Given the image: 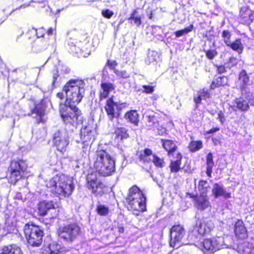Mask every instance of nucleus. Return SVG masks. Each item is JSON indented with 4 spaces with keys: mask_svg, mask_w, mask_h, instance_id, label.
Returning <instances> with one entry per match:
<instances>
[{
    "mask_svg": "<svg viewBox=\"0 0 254 254\" xmlns=\"http://www.w3.org/2000/svg\"><path fill=\"white\" fill-rule=\"evenodd\" d=\"M163 149L167 152V156L170 158L169 168L172 173H177L181 170L185 173H189L190 171V164L187 165L186 163L182 167L183 155L182 152L178 151V146L175 142L170 139H163L160 140Z\"/></svg>",
    "mask_w": 254,
    "mask_h": 254,
    "instance_id": "obj_2",
    "label": "nucleus"
},
{
    "mask_svg": "<svg viewBox=\"0 0 254 254\" xmlns=\"http://www.w3.org/2000/svg\"><path fill=\"white\" fill-rule=\"evenodd\" d=\"M108 117L111 121H113L114 118H118L120 112H107Z\"/></svg>",
    "mask_w": 254,
    "mask_h": 254,
    "instance_id": "obj_51",
    "label": "nucleus"
},
{
    "mask_svg": "<svg viewBox=\"0 0 254 254\" xmlns=\"http://www.w3.org/2000/svg\"><path fill=\"white\" fill-rule=\"evenodd\" d=\"M56 210L55 204L53 201L42 200L37 206V212L41 217L47 215L51 210Z\"/></svg>",
    "mask_w": 254,
    "mask_h": 254,
    "instance_id": "obj_16",
    "label": "nucleus"
},
{
    "mask_svg": "<svg viewBox=\"0 0 254 254\" xmlns=\"http://www.w3.org/2000/svg\"><path fill=\"white\" fill-rule=\"evenodd\" d=\"M67 176L63 174H58L53 177L47 183L48 190L54 196L68 197L74 189L72 184L68 183Z\"/></svg>",
    "mask_w": 254,
    "mask_h": 254,
    "instance_id": "obj_5",
    "label": "nucleus"
},
{
    "mask_svg": "<svg viewBox=\"0 0 254 254\" xmlns=\"http://www.w3.org/2000/svg\"><path fill=\"white\" fill-rule=\"evenodd\" d=\"M189 197L191 198H192L194 201V203L196 202V200L198 199L199 198V196L197 194H193L192 193H189L188 194Z\"/></svg>",
    "mask_w": 254,
    "mask_h": 254,
    "instance_id": "obj_56",
    "label": "nucleus"
},
{
    "mask_svg": "<svg viewBox=\"0 0 254 254\" xmlns=\"http://www.w3.org/2000/svg\"><path fill=\"white\" fill-rule=\"evenodd\" d=\"M96 133V126L93 124H88L81 128L80 134L83 148L91 146L95 139Z\"/></svg>",
    "mask_w": 254,
    "mask_h": 254,
    "instance_id": "obj_11",
    "label": "nucleus"
},
{
    "mask_svg": "<svg viewBox=\"0 0 254 254\" xmlns=\"http://www.w3.org/2000/svg\"><path fill=\"white\" fill-rule=\"evenodd\" d=\"M236 61L237 59L236 58L231 57L228 59V63L231 64V66H234L235 65H236L237 64Z\"/></svg>",
    "mask_w": 254,
    "mask_h": 254,
    "instance_id": "obj_53",
    "label": "nucleus"
},
{
    "mask_svg": "<svg viewBox=\"0 0 254 254\" xmlns=\"http://www.w3.org/2000/svg\"><path fill=\"white\" fill-rule=\"evenodd\" d=\"M143 92L146 94H151L154 91V87L151 85H143Z\"/></svg>",
    "mask_w": 254,
    "mask_h": 254,
    "instance_id": "obj_50",
    "label": "nucleus"
},
{
    "mask_svg": "<svg viewBox=\"0 0 254 254\" xmlns=\"http://www.w3.org/2000/svg\"><path fill=\"white\" fill-rule=\"evenodd\" d=\"M111 230L113 232L114 234L120 235L125 232L124 225L120 221H115L114 225L111 228Z\"/></svg>",
    "mask_w": 254,
    "mask_h": 254,
    "instance_id": "obj_36",
    "label": "nucleus"
},
{
    "mask_svg": "<svg viewBox=\"0 0 254 254\" xmlns=\"http://www.w3.org/2000/svg\"><path fill=\"white\" fill-rule=\"evenodd\" d=\"M0 254H24L21 248L15 244L3 246Z\"/></svg>",
    "mask_w": 254,
    "mask_h": 254,
    "instance_id": "obj_26",
    "label": "nucleus"
},
{
    "mask_svg": "<svg viewBox=\"0 0 254 254\" xmlns=\"http://www.w3.org/2000/svg\"><path fill=\"white\" fill-rule=\"evenodd\" d=\"M56 97L57 98H58L59 99H60V100H63L64 99V93L62 92H58L56 94Z\"/></svg>",
    "mask_w": 254,
    "mask_h": 254,
    "instance_id": "obj_57",
    "label": "nucleus"
},
{
    "mask_svg": "<svg viewBox=\"0 0 254 254\" xmlns=\"http://www.w3.org/2000/svg\"><path fill=\"white\" fill-rule=\"evenodd\" d=\"M61 116L66 124L72 126L77 125L79 115L76 112H61Z\"/></svg>",
    "mask_w": 254,
    "mask_h": 254,
    "instance_id": "obj_25",
    "label": "nucleus"
},
{
    "mask_svg": "<svg viewBox=\"0 0 254 254\" xmlns=\"http://www.w3.org/2000/svg\"><path fill=\"white\" fill-rule=\"evenodd\" d=\"M115 139L118 142H122L129 137L128 130L124 127H117L114 131Z\"/></svg>",
    "mask_w": 254,
    "mask_h": 254,
    "instance_id": "obj_28",
    "label": "nucleus"
},
{
    "mask_svg": "<svg viewBox=\"0 0 254 254\" xmlns=\"http://www.w3.org/2000/svg\"><path fill=\"white\" fill-rule=\"evenodd\" d=\"M27 168L26 160L22 158L11 160L6 176L8 182L15 185L19 180L24 178Z\"/></svg>",
    "mask_w": 254,
    "mask_h": 254,
    "instance_id": "obj_6",
    "label": "nucleus"
},
{
    "mask_svg": "<svg viewBox=\"0 0 254 254\" xmlns=\"http://www.w3.org/2000/svg\"><path fill=\"white\" fill-rule=\"evenodd\" d=\"M60 75L59 73V71L58 70H56L55 72L53 74V81H52V86L55 87L56 83L57 82V80L59 77Z\"/></svg>",
    "mask_w": 254,
    "mask_h": 254,
    "instance_id": "obj_52",
    "label": "nucleus"
},
{
    "mask_svg": "<svg viewBox=\"0 0 254 254\" xmlns=\"http://www.w3.org/2000/svg\"><path fill=\"white\" fill-rule=\"evenodd\" d=\"M220 130V128L219 127H212L211 129L208 130L206 131V134H212L215 132L218 131Z\"/></svg>",
    "mask_w": 254,
    "mask_h": 254,
    "instance_id": "obj_54",
    "label": "nucleus"
},
{
    "mask_svg": "<svg viewBox=\"0 0 254 254\" xmlns=\"http://www.w3.org/2000/svg\"><path fill=\"white\" fill-rule=\"evenodd\" d=\"M206 174L209 178H211L212 177V168L214 166L213 154L211 152L208 153L206 156Z\"/></svg>",
    "mask_w": 254,
    "mask_h": 254,
    "instance_id": "obj_32",
    "label": "nucleus"
},
{
    "mask_svg": "<svg viewBox=\"0 0 254 254\" xmlns=\"http://www.w3.org/2000/svg\"><path fill=\"white\" fill-rule=\"evenodd\" d=\"M211 95L208 89L203 88L199 89L197 93V96L194 97L193 101L196 104V106L201 103L202 99L206 100L210 98Z\"/></svg>",
    "mask_w": 254,
    "mask_h": 254,
    "instance_id": "obj_30",
    "label": "nucleus"
},
{
    "mask_svg": "<svg viewBox=\"0 0 254 254\" xmlns=\"http://www.w3.org/2000/svg\"><path fill=\"white\" fill-rule=\"evenodd\" d=\"M28 116H33V118L35 119L36 123L40 124V123H44L46 121L44 119L45 112H31L28 113Z\"/></svg>",
    "mask_w": 254,
    "mask_h": 254,
    "instance_id": "obj_39",
    "label": "nucleus"
},
{
    "mask_svg": "<svg viewBox=\"0 0 254 254\" xmlns=\"http://www.w3.org/2000/svg\"><path fill=\"white\" fill-rule=\"evenodd\" d=\"M148 18L150 19H152L153 17V10H150L149 12L147 13Z\"/></svg>",
    "mask_w": 254,
    "mask_h": 254,
    "instance_id": "obj_59",
    "label": "nucleus"
},
{
    "mask_svg": "<svg viewBox=\"0 0 254 254\" xmlns=\"http://www.w3.org/2000/svg\"><path fill=\"white\" fill-rule=\"evenodd\" d=\"M186 234V231L180 224L174 225L169 231V245L174 249H178L183 245L182 240Z\"/></svg>",
    "mask_w": 254,
    "mask_h": 254,
    "instance_id": "obj_10",
    "label": "nucleus"
},
{
    "mask_svg": "<svg viewBox=\"0 0 254 254\" xmlns=\"http://www.w3.org/2000/svg\"><path fill=\"white\" fill-rule=\"evenodd\" d=\"M228 77L225 75L215 76L209 87L210 90H214L221 87L229 85Z\"/></svg>",
    "mask_w": 254,
    "mask_h": 254,
    "instance_id": "obj_22",
    "label": "nucleus"
},
{
    "mask_svg": "<svg viewBox=\"0 0 254 254\" xmlns=\"http://www.w3.org/2000/svg\"><path fill=\"white\" fill-rule=\"evenodd\" d=\"M210 189V186L206 180H200L198 184V190L200 195H207Z\"/></svg>",
    "mask_w": 254,
    "mask_h": 254,
    "instance_id": "obj_33",
    "label": "nucleus"
},
{
    "mask_svg": "<svg viewBox=\"0 0 254 254\" xmlns=\"http://www.w3.org/2000/svg\"><path fill=\"white\" fill-rule=\"evenodd\" d=\"M32 29L35 30L36 35L38 38H43L45 35L47 34L49 37L48 39H49V37L53 35L54 32H56V28L55 27H50L48 29H46L42 26L38 28L33 27Z\"/></svg>",
    "mask_w": 254,
    "mask_h": 254,
    "instance_id": "obj_29",
    "label": "nucleus"
},
{
    "mask_svg": "<svg viewBox=\"0 0 254 254\" xmlns=\"http://www.w3.org/2000/svg\"><path fill=\"white\" fill-rule=\"evenodd\" d=\"M129 111H133V112H135V111H136L135 110H129Z\"/></svg>",
    "mask_w": 254,
    "mask_h": 254,
    "instance_id": "obj_62",
    "label": "nucleus"
},
{
    "mask_svg": "<svg viewBox=\"0 0 254 254\" xmlns=\"http://www.w3.org/2000/svg\"><path fill=\"white\" fill-rule=\"evenodd\" d=\"M135 155L139 162L145 164L152 162L151 156H153V152L151 149L145 148L143 150H137Z\"/></svg>",
    "mask_w": 254,
    "mask_h": 254,
    "instance_id": "obj_19",
    "label": "nucleus"
},
{
    "mask_svg": "<svg viewBox=\"0 0 254 254\" xmlns=\"http://www.w3.org/2000/svg\"><path fill=\"white\" fill-rule=\"evenodd\" d=\"M214 227L213 223L208 218H197L193 226V231L200 236H204L209 234Z\"/></svg>",
    "mask_w": 254,
    "mask_h": 254,
    "instance_id": "obj_13",
    "label": "nucleus"
},
{
    "mask_svg": "<svg viewBox=\"0 0 254 254\" xmlns=\"http://www.w3.org/2000/svg\"><path fill=\"white\" fill-rule=\"evenodd\" d=\"M232 36L231 32L228 30H224L222 32L221 37L224 43L227 45L231 42V38Z\"/></svg>",
    "mask_w": 254,
    "mask_h": 254,
    "instance_id": "obj_41",
    "label": "nucleus"
},
{
    "mask_svg": "<svg viewBox=\"0 0 254 254\" xmlns=\"http://www.w3.org/2000/svg\"><path fill=\"white\" fill-rule=\"evenodd\" d=\"M212 192L214 197L216 198L220 196H222L225 199H228L231 197V193L227 192L223 186L218 183H215L213 185Z\"/></svg>",
    "mask_w": 254,
    "mask_h": 254,
    "instance_id": "obj_23",
    "label": "nucleus"
},
{
    "mask_svg": "<svg viewBox=\"0 0 254 254\" xmlns=\"http://www.w3.org/2000/svg\"><path fill=\"white\" fill-rule=\"evenodd\" d=\"M218 118L220 121V122L221 123V124H223L224 123V122L225 121V116L224 115H223V112H219V113L218 114Z\"/></svg>",
    "mask_w": 254,
    "mask_h": 254,
    "instance_id": "obj_55",
    "label": "nucleus"
},
{
    "mask_svg": "<svg viewBox=\"0 0 254 254\" xmlns=\"http://www.w3.org/2000/svg\"><path fill=\"white\" fill-rule=\"evenodd\" d=\"M53 142L54 146L62 154H64L69 144V137L63 132L58 130L53 136Z\"/></svg>",
    "mask_w": 254,
    "mask_h": 254,
    "instance_id": "obj_14",
    "label": "nucleus"
},
{
    "mask_svg": "<svg viewBox=\"0 0 254 254\" xmlns=\"http://www.w3.org/2000/svg\"><path fill=\"white\" fill-rule=\"evenodd\" d=\"M46 106L45 103L41 101L39 103L35 104L34 108L32 111H45Z\"/></svg>",
    "mask_w": 254,
    "mask_h": 254,
    "instance_id": "obj_46",
    "label": "nucleus"
},
{
    "mask_svg": "<svg viewBox=\"0 0 254 254\" xmlns=\"http://www.w3.org/2000/svg\"><path fill=\"white\" fill-rule=\"evenodd\" d=\"M46 45H47V46H49L50 45V42L49 41H48V42H47V43Z\"/></svg>",
    "mask_w": 254,
    "mask_h": 254,
    "instance_id": "obj_61",
    "label": "nucleus"
},
{
    "mask_svg": "<svg viewBox=\"0 0 254 254\" xmlns=\"http://www.w3.org/2000/svg\"><path fill=\"white\" fill-rule=\"evenodd\" d=\"M125 118L130 123L135 126H138L139 123V116L137 112H126Z\"/></svg>",
    "mask_w": 254,
    "mask_h": 254,
    "instance_id": "obj_35",
    "label": "nucleus"
},
{
    "mask_svg": "<svg viewBox=\"0 0 254 254\" xmlns=\"http://www.w3.org/2000/svg\"><path fill=\"white\" fill-rule=\"evenodd\" d=\"M86 188L96 196H101L105 194L108 187L99 179L94 172L88 173L86 177Z\"/></svg>",
    "mask_w": 254,
    "mask_h": 254,
    "instance_id": "obj_9",
    "label": "nucleus"
},
{
    "mask_svg": "<svg viewBox=\"0 0 254 254\" xmlns=\"http://www.w3.org/2000/svg\"><path fill=\"white\" fill-rule=\"evenodd\" d=\"M114 96L112 95L106 100L105 106L106 111H114L115 109L120 111L127 106V104L126 102L120 103L114 102Z\"/></svg>",
    "mask_w": 254,
    "mask_h": 254,
    "instance_id": "obj_21",
    "label": "nucleus"
},
{
    "mask_svg": "<svg viewBox=\"0 0 254 254\" xmlns=\"http://www.w3.org/2000/svg\"><path fill=\"white\" fill-rule=\"evenodd\" d=\"M223 242V239L219 237L205 239L202 243L201 250L204 254H213L222 248Z\"/></svg>",
    "mask_w": 254,
    "mask_h": 254,
    "instance_id": "obj_12",
    "label": "nucleus"
},
{
    "mask_svg": "<svg viewBox=\"0 0 254 254\" xmlns=\"http://www.w3.org/2000/svg\"><path fill=\"white\" fill-rule=\"evenodd\" d=\"M190 141L188 145V148L190 152L194 153L202 148L203 142L201 140H194L193 136H190Z\"/></svg>",
    "mask_w": 254,
    "mask_h": 254,
    "instance_id": "obj_31",
    "label": "nucleus"
},
{
    "mask_svg": "<svg viewBox=\"0 0 254 254\" xmlns=\"http://www.w3.org/2000/svg\"><path fill=\"white\" fill-rule=\"evenodd\" d=\"M79 81L77 79H71L64 86L63 90L69 97L60 104V111H78L77 105L81 101L84 92L78 84Z\"/></svg>",
    "mask_w": 254,
    "mask_h": 254,
    "instance_id": "obj_1",
    "label": "nucleus"
},
{
    "mask_svg": "<svg viewBox=\"0 0 254 254\" xmlns=\"http://www.w3.org/2000/svg\"><path fill=\"white\" fill-rule=\"evenodd\" d=\"M118 65V63L115 60L111 61L108 60L106 64V65L110 69L113 70L114 72L115 69H117L116 67Z\"/></svg>",
    "mask_w": 254,
    "mask_h": 254,
    "instance_id": "obj_47",
    "label": "nucleus"
},
{
    "mask_svg": "<svg viewBox=\"0 0 254 254\" xmlns=\"http://www.w3.org/2000/svg\"><path fill=\"white\" fill-rule=\"evenodd\" d=\"M101 14L104 18L110 19L114 15V12L109 9H104L102 10Z\"/></svg>",
    "mask_w": 254,
    "mask_h": 254,
    "instance_id": "obj_48",
    "label": "nucleus"
},
{
    "mask_svg": "<svg viewBox=\"0 0 254 254\" xmlns=\"http://www.w3.org/2000/svg\"><path fill=\"white\" fill-rule=\"evenodd\" d=\"M197 210L202 211L211 207L207 195H199V198L194 203Z\"/></svg>",
    "mask_w": 254,
    "mask_h": 254,
    "instance_id": "obj_27",
    "label": "nucleus"
},
{
    "mask_svg": "<svg viewBox=\"0 0 254 254\" xmlns=\"http://www.w3.org/2000/svg\"><path fill=\"white\" fill-rule=\"evenodd\" d=\"M214 66L216 67V72L218 74H221L227 72L226 67L223 64H215Z\"/></svg>",
    "mask_w": 254,
    "mask_h": 254,
    "instance_id": "obj_49",
    "label": "nucleus"
},
{
    "mask_svg": "<svg viewBox=\"0 0 254 254\" xmlns=\"http://www.w3.org/2000/svg\"><path fill=\"white\" fill-rule=\"evenodd\" d=\"M100 86L101 90L99 93V98L100 101L107 98L110 92L115 90L114 84L110 82H102Z\"/></svg>",
    "mask_w": 254,
    "mask_h": 254,
    "instance_id": "obj_24",
    "label": "nucleus"
},
{
    "mask_svg": "<svg viewBox=\"0 0 254 254\" xmlns=\"http://www.w3.org/2000/svg\"><path fill=\"white\" fill-rule=\"evenodd\" d=\"M206 58L209 60H212L217 55L216 49L203 50Z\"/></svg>",
    "mask_w": 254,
    "mask_h": 254,
    "instance_id": "obj_44",
    "label": "nucleus"
},
{
    "mask_svg": "<svg viewBox=\"0 0 254 254\" xmlns=\"http://www.w3.org/2000/svg\"><path fill=\"white\" fill-rule=\"evenodd\" d=\"M227 47H229L233 51L237 52L239 54H241L244 49V46L240 38H237L233 42H231L227 45Z\"/></svg>",
    "mask_w": 254,
    "mask_h": 254,
    "instance_id": "obj_34",
    "label": "nucleus"
},
{
    "mask_svg": "<svg viewBox=\"0 0 254 254\" xmlns=\"http://www.w3.org/2000/svg\"><path fill=\"white\" fill-rule=\"evenodd\" d=\"M152 157V162H153L156 167L158 168H163L164 167L165 162L163 159L160 158L154 154H153Z\"/></svg>",
    "mask_w": 254,
    "mask_h": 254,
    "instance_id": "obj_43",
    "label": "nucleus"
},
{
    "mask_svg": "<svg viewBox=\"0 0 254 254\" xmlns=\"http://www.w3.org/2000/svg\"><path fill=\"white\" fill-rule=\"evenodd\" d=\"M234 232L236 237L239 240H245L248 238V233L243 221L238 219L234 225Z\"/></svg>",
    "mask_w": 254,
    "mask_h": 254,
    "instance_id": "obj_20",
    "label": "nucleus"
},
{
    "mask_svg": "<svg viewBox=\"0 0 254 254\" xmlns=\"http://www.w3.org/2000/svg\"><path fill=\"white\" fill-rule=\"evenodd\" d=\"M159 114L155 113L152 115L147 116V121L149 123V126L152 127L153 130L156 129L159 134L162 135L165 132L166 128L162 126H159V122L160 121V118Z\"/></svg>",
    "mask_w": 254,
    "mask_h": 254,
    "instance_id": "obj_18",
    "label": "nucleus"
},
{
    "mask_svg": "<svg viewBox=\"0 0 254 254\" xmlns=\"http://www.w3.org/2000/svg\"><path fill=\"white\" fill-rule=\"evenodd\" d=\"M28 244L32 247H38L43 242L44 232L41 228L33 224L27 223L23 228Z\"/></svg>",
    "mask_w": 254,
    "mask_h": 254,
    "instance_id": "obj_8",
    "label": "nucleus"
},
{
    "mask_svg": "<svg viewBox=\"0 0 254 254\" xmlns=\"http://www.w3.org/2000/svg\"><path fill=\"white\" fill-rule=\"evenodd\" d=\"M193 29V25L190 24L187 27L183 29L178 30L175 32L174 34L177 37H180L184 35L187 34L189 32H191Z\"/></svg>",
    "mask_w": 254,
    "mask_h": 254,
    "instance_id": "obj_42",
    "label": "nucleus"
},
{
    "mask_svg": "<svg viewBox=\"0 0 254 254\" xmlns=\"http://www.w3.org/2000/svg\"><path fill=\"white\" fill-rule=\"evenodd\" d=\"M81 233V228L76 223L60 226L57 230L59 238L67 243H71L74 241Z\"/></svg>",
    "mask_w": 254,
    "mask_h": 254,
    "instance_id": "obj_7",
    "label": "nucleus"
},
{
    "mask_svg": "<svg viewBox=\"0 0 254 254\" xmlns=\"http://www.w3.org/2000/svg\"><path fill=\"white\" fill-rule=\"evenodd\" d=\"M93 169L101 176H112L116 172L115 160L106 150H97L94 157Z\"/></svg>",
    "mask_w": 254,
    "mask_h": 254,
    "instance_id": "obj_3",
    "label": "nucleus"
},
{
    "mask_svg": "<svg viewBox=\"0 0 254 254\" xmlns=\"http://www.w3.org/2000/svg\"><path fill=\"white\" fill-rule=\"evenodd\" d=\"M235 103L236 108L241 111H247L249 109L248 102L244 99H236Z\"/></svg>",
    "mask_w": 254,
    "mask_h": 254,
    "instance_id": "obj_37",
    "label": "nucleus"
},
{
    "mask_svg": "<svg viewBox=\"0 0 254 254\" xmlns=\"http://www.w3.org/2000/svg\"><path fill=\"white\" fill-rule=\"evenodd\" d=\"M57 215H58V214H55L54 216H51V217H50V218H56V217H57Z\"/></svg>",
    "mask_w": 254,
    "mask_h": 254,
    "instance_id": "obj_60",
    "label": "nucleus"
},
{
    "mask_svg": "<svg viewBox=\"0 0 254 254\" xmlns=\"http://www.w3.org/2000/svg\"><path fill=\"white\" fill-rule=\"evenodd\" d=\"M96 211L99 215L106 216L108 215L109 213V208L106 205L99 204L96 207Z\"/></svg>",
    "mask_w": 254,
    "mask_h": 254,
    "instance_id": "obj_40",
    "label": "nucleus"
},
{
    "mask_svg": "<svg viewBox=\"0 0 254 254\" xmlns=\"http://www.w3.org/2000/svg\"><path fill=\"white\" fill-rule=\"evenodd\" d=\"M138 13L136 9H134L130 14V17L128 20H131V24H136L137 26H139L141 24V18L140 16H135V15Z\"/></svg>",
    "mask_w": 254,
    "mask_h": 254,
    "instance_id": "obj_38",
    "label": "nucleus"
},
{
    "mask_svg": "<svg viewBox=\"0 0 254 254\" xmlns=\"http://www.w3.org/2000/svg\"><path fill=\"white\" fill-rule=\"evenodd\" d=\"M241 23L244 25H250L254 20V12L248 6L241 7L239 14Z\"/></svg>",
    "mask_w": 254,
    "mask_h": 254,
    "instance_id": "obj_15",
    "label": "nucleus"
},
{
    "mask_svg": "<svg viewBox=\"0 0 254 254\" xmlns=\"http://www.w3.org/2000/svg\"><path fill=\"white\" fill-rule=\"evenodd\" d=\"M212 140L215 145H217V144L221 143V141L216 138H212Z\"/></svg>",
    "mask_w": 254,
    "mask_h": 254,
    "instance_id": "obj_58",
    "label": "nucleus"
},
{
    "mask_svg": "<svg viewBox=\"0 0 254 254\" xmlns=\"http://www.w3.org/2000/svg\"><path fill=\"white\" fill-rule=\"evenodd\" d=\"M125 201L127 210L136 216L147 210L146 197L142 190L135 185L129 189Z\"/></svg>",
    "mask_w": 254,
    "mask_h": 254,
    "instance_id": "obj_4",
    "label": "nucleus"
},
{
    "mask_svg": "<svg viewBox=\"0 0 254 254\" xmlns=\"http://www.w3.org/2000/svg\"><path fill=\"white\" fill-rule=\"evenodd\" d=\"M250 81V77L245 69H242L238 77V89L242 94L247 93V90Z\"/></svg>",
    "mask_w": 254,
    "mask_h": 254,
    "instance_id": "obj_17",
    "label": "nucleus"
},
{
    "mask_svg": "<svg viewBox=\"0 0 254 254\" xmlns=\"http://www.w3.org/2000/svg\"><path fill=\"white\" fill-rule=\"evenodd\" d=\"M114 73L120 78L126 79L129 77V75L126 70H119L115 69Z\"/></svg>",
    "mask_w": 254,
    "mask_h": 254,
    "instance_id": "obj_45",
    "label": "nucleus"
}]
</instances>
